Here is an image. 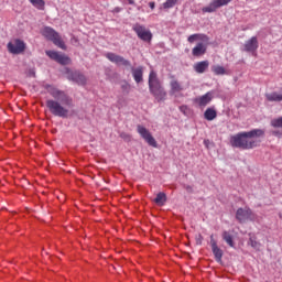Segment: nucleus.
<instances>
[{
  "label": "nucleus",
  "mask_w": 282,
  "mask_h": 282,
  "mask_svg": "<svg viewBox=\"0 0 282 282\" xmlns=\"http://www.w3.org/2000/svg\"><path fill=\"white\" fill-rule=\"evenodd\" d=\"M204 238L202 237V235H198V238H197V240H196V243L198 245V246H202V240H203Z\"/></svg>",
  "instance_id": "nucleus-30"
},
{
  "label": "nucleus",
  "mask_w": 282,
  "mask_h": 282,
  "mask_svg": "<svg viewBox=\"0 0 282 282\" xmlns=\"http://www.w3.org/2000/svg\"><path fill=\"white\" fill-rule=\"evenodd\" d=\"M120 138H121L122 140H126V142L131 141V135L128 134L127 132H121V133H120Z\"/></svg>",
  "instance_id": "nucleus-29"
},
{
  "label": "nucleus",
  "mask_w": 282,
  "mask_h": 282,
  "mask_svg": "<svg viewBox=\"0 0 282 282\" xmlns=\"http://www.w3.org/2000/svg\"><path fill=\"white\" fill-rule=\"evenodd\" d=\"M249 246H251V248H254V250H259L261 248V243L257 241V238L254 237H250Z\"/></svg>",
  "instance_id": "nucleus-26"
},
{
  "label": "nucleus",
  "mask_w": 282,
  "mask_h": 282,
  "mask_svg": "<svg viewBox=\"0 0 282 282\" xmlns=\"http://www.w3.org/2000/svg\"><path fill=\"white\" fill-rule=\"evenodd\" d=\"M204 118L209 121L215 120V118H217V110L214 108H207L204 112Z\"/></svg>",
  "instance_id": "nucleus-20"
},
{
  "label": "nucleus",
  "mask_w": 282,
  "mask_h": 282,
  "mask_svg": "<svg viewBox=\"0 0 282 282\" xmlns=\"http://www.w3.org/2000/svg\"><path fill=\"white\" fill-rule=\"evenodd\" d=\"M29 76H36V73L34 72V69H30L28 73Z\"/></svg>",
  "instance_id": "nucleus-31"
},
{
  "label": "nucleus",
  "mask_w": 282,
  "mask_h": 282,
  "mask_svg": "<svg viewBox=\"0 0 282 282\" xmlns=\"http://www.w3.org/2000/svg\"><path fill=\"white\" fill-rule=\"evenodd\" d=\"M205 42H199L196 46L192 50V54L195 57L204 56L206 54V44Z\"/></svg>",
  "instance_id": "nucleus-17"
},
{
  "label": "nucleus",
  "mask_w": 282,
  "mask_h": 282,
  "mask_svg": "<svg viewBox=\"0 0 282 282\" xmlns=\"http://www.w3.org/2000/svg\"><path fill=\"white\" fill-rule=\"evenodd\" d=\"M187 41L188 43H195V41H202V43H208L209 39L207 37L206 34L196 33V34L189 35Z\"/></svg>",
  "instance_id": "nucleus-18"
},
{
  "label": "nucleus",
  "mask_w": 282,
  "mask_h": 282,
  "mask_svg": "<svg viewBox=\"0 0 282 282\" xmlns=\"http://www.w3.org/2000/svg\"><path fill=\"white\" fill-rule=\"evenodd\" d=\"M223 239L228 243V246H230V248H235V241H232V235H230V232L224 231Z\"/></svg>",
  "instance_id": "nucleus-23"
},
{
  "label": "nucleus",
  "mask_w": 282,
  "mask_h": 282,
  "mask_svg": "<svg viewBox=\"0 0 282 282\" xmlns=\"http://www.w3.org/2000/svg\"><path fill=\"white\" fill-rule=\"evenodd\" d=\"M149 88L150 93L154 96L158 102H161V100H166V90H164V88L162 87L160 79H158V74H155L154 72L150 73Z\"/></svg>",
  "instance_id": "nucleus-3"
},
{
  "label": "nucleus",
  "mask_w": 282,
  "mask_h": 282,
  "mask_svg": "<svg viewBox=\"0 0 282 282\" xmlns=\"http://www.w3.org/2000/svg\"><path fill=\"white\" fill-rule=\"evenodd\" d=\"M130 6H133L135 2L133 0H127Z\"/></svg>",
  "instance_id": "nucleus-32"
},
{
  "label": "nucleus",
  "mask_w": 282,
  "mask_h": 282,
  "mask_svg": "<svg viewBox=\"0 0 282 282\" xmlns=\"http://www.w3.org/2000/svg\"><path fill=\"white\" fill-rule=\"evenodd\" d=\"M181 91H184V85H182L175 77H172L170 82V95L177 96Z\"/></svg>",
  "instance_id": "nucleus-14"
},
{
  "label": "nucleus",
  "mask_w": 282,
  "mask_h": 282,
  "mask_svg": "<svg viewBox=\"0 0 282 282\" xmlns=\"http://www.w3.org/2000/svg\"><path fill=\"white\" fill-rule=\"evenodd\" d=\"M150 8L153 10V8H155V3L154 2H150Z\"/></svg>",
  "instance_id": "nucleus-33"
},
{
  "label": "nucleus",
  "mask_w": 282,
  "mask_h": 282,
  "mask_svg": "<svg viewBox=\"0 0 282 282\" xmlns=\"http://www.w3.org/2000/svg\"><path fill=\"white\" fill-rule=\"evenodd\" d=\"M155 204H158V206H164V204H166V194L164 193H159L156 195V199H154Z\"/></svg>",
  "instance_id": "nucleus-24"
},
{
  "label": "nucleus",
  "mask_w": 282,
  "mask_h": 282,
  "mask_svg": "<svg viewBox=\"0 0 282 282\" xmlns=\"http://www.w3.org/2000/svg\"><path fill=\"white\" fill-rule=\"evenodd\" d=\"M122 89H129V84L122 85Z\"/></svg>",
  "instance_id": "nucleus-34"
},
{
  "label": "nucleus",
  "mask_w": 282,
  "mask_h": 282,
  "mask_svg": "<svg viewBox=\"0 0 282 282\" xmlns=\"http://www.w3.org/2000/svg\"><path fill=\"white\" fill-rule=\"evenodd\" d=\"M106 58L110 61V63H115V65L123 66V67H131V62L129 59H126L124 57L115 54V53H107Z\"/></svg>",
  "instance_id": "nucleus-10"
},
{
  "label": "nucleus",
  "mask_w": 282,
  "mask_h": 282,
  "mask_svg": "<svg viewBox=\"0 0 282 282\" xmlns=\"http://www.w3.org/2000/svg\"><path fill=\"white\" fill-rule=\"evenodd\" d=\"M46 91L54 98L46 101L48 111L58 118H67L69 110L65 107H72V98L65 91L54 86H46Z\"/></svg>",
  "instance_id": "nucleus-1"
},
{
  "label": "nucleus",
  "mask_w": 282,
  "mask_h": 282,
  "mask_svg": "<svg viewBox=\"0 0 282 282\" xmlns=\"http://www.w3.org/2000/svg\"><path fill=\"white\" fill-rule=\"evenodd\" d=\"M259 50V40L257 36H252L247 42H245L242 52H249V54H257V51Z\"/></svg>",
  "instance_id": "nucleus-11"
},
{
  "label": "nucleus",
  "mask_w": 282,
  "mask_h": 282,
  "mask_svg": "<svg viewBox=\"0 0 282 282\" xmlns=\"http://www.w3.org/2000/svg\"><path fill=\"white\" fill-rule=\"evenodd\" d=\"M46 55L50 56L52 61L59 63V65H69L72 63V59L67 55L56 51H46Z\"/></svg>",
  "instance_id": "nucleus-8"
},
{
  "label": "nucleus",
  "mask_w": 282,
  "mask_h": 282,
  "mask_svg": "<svg viewBox=\"0 0 282 282\" xmlns=\"http://www.w3.org/2000/svg\"><path fill=\"white\" fill-rule=\"evenodd\" d=\"M132 30L141 39V41H144L145 43H151L153 34L149 29H147V26L137 23L132 26Z\"/></svg>",
  "instance_id": "nucleus-6"
},
{
  "label": "nucleus",
  "mask_w": 282,
  "mask_h": 282,
  "mask_svg": "<svg viewBox=\"0 0 282 282\" xmlns=\"http://www.w3.org/2000/svg\"><path fill=\"white\" fill-rule=\"evenodd\" d=\"M209 65L210 63H208V61L197 62L194 64V72H196V74H204V72L208 69Z\"/></svg>",
  "instance_id": "nucleus-19"
},
{
  "label": "nucleus",
  "mask_w": 282,
  "mask_h": 282,
  "mask_svg": "<svg viewBox=\"0 0 282 282\" xmlns=\"http://www.w3.org/2000/svg\"><path fill=\"white\" fill-rule=\"evenodd\" d=\"M142 75H143L142 67L132 68V76L135 83H142Z\"/></svg>",
  "instance_id": "nucleus-21"
},
{
  "label": "nucleus",
  "mask_w": 282,
  "mask_h": 282,
  "mask_svg": "<svg viewBox=\"0 0 282 282\" xmlns=\"http://www.w3.org/2000/svg\"><path fill=\"white\" fill-rule=\"evenodd\" d=\"M263 135H265V130L253 129L248 132H240L231 137L230 142L232 147H236V149H254L259 147L261 142L259 138H263Z\"/></svg>",
  "instance_id": "nucleus-2"
},
{
  "label": "nucleus",
  "mask_w": 282,
  "mask_h": 282,
  "mask_svg": "<svg viewBox=\"0 0 282 282\" xmlns=\"http://www.w3.org/2000/svg\"><path fill=\"white\" fill-rule=\"evenodd\" d=\"M204 143L206 144V147H208V141L207 140H205Z\"/></svg>",
  "instance_id": "nucleus-35"
},
{
  "label": "nucleus",
  "mask_w": 282,
  "mask_h": 282,
  "mask_svg": "<svg viewBox=\"0 0 282 282\" xmlns=\"http://www.w3.org/2000/svg\"><path fill=\"white\" fill-rule=\"evenodd\" d=\"M236 219L239 221V224H246V221H254V219H257V216L254 215V213H252V209L245 207L237 209Z\"/></svg>",
  "instance_id": "nucleus-5"
},
{
  "label": "nucleus",
  "mask_w": 282,
  "mask_h": 282,
  "mask_svg": "<svg viewBox=\"0 0 282 282\" xmlns=\"http://www.w3.org/2000/svg\"><path fill=\"white\" fill-rule=\"evenodd\" d=\"M8 50L11 54H21L25 52V43L21 40H13L8 43Z\"/></svg>",
  "instance_id": "nucleus-12"
},
{
  "label": "nucleus",
  "mask_w": 282,
  "mask_h": 282,
  "mask_svg": "<svg viewBox=\"0 0 282 282\" xmlns=\"http://www.w3.org/2000/svg\"><path fill=\"white\" fill-rule=\"evenodd\" d=\"M210 246L216 261H218V263L221 262L224 251L217 246V240H215V237L213 235L210 236Z\"/></svg>",
  "instance_id": "nucleus-15"
},
{
  "label": "nucleus",
  "mask_w": 282,
  "mask_h": 282,
  "mask_svg": "<svg viewBox=\"0 0 282 282\" xmlns=\"http://www.w3.org/2000/svg\"><path fill=\"white\" fill-rule=\"evenodd\" d=\"M137 131L138 133H140L141 138H143V140H145V142L150 145V147H158V141H155V138H153V135L151 134V132L149 131V129L144 128L143 126H137Z\"/></svg>",
  "instance_id": "nucleus-7"
},
{
  "label": "nucleus",
  "mask_w": 282,
  "mask_h": 282,
  "mask_svg": "<svg viewBox=\"0 0 282 282\" xmlns=\"http://www.w3.org/2000/svg\"><path fill=\"white\" fill-rule=\"evenodd\" d=\"M271 127H274L275 129H282V117H279L276 119L271 120Z\"/></svg>",
  "instance_id": "nucleus-27"
},
{
  "label": "nucleus",
  "mask_w": 282,
  "mask_h": 282,
  "mask_svg": "<svg viewBox=\"0 0 282 282\" xmlns=\"http://www.w3.org/2000/svg\"><path fill=\"white\" fill-rule=\"evenodd\" d=\"M42 34L43 36H45V39H48V41H52L54 45H56L61 50H65V42H63V40L61 39V35H58V33L54 31V29L50 26H45L42 30Z\"/></svg>",
  "instance_id": "nucleus-4"
},
{
  "label": "nucleus",
  "mask_w": 282,
  "mask_h": 282,
  "mask_svg": "<svg viewBox=\"0 0 282 282\" xmlns=\"http://www.w3.org/2000/svg\"><path fill=\"white\" fill-rule=\"evenodd\" d=\"M66 74L68 80H73L74 83H77V85H86L87 83V77L79 72L67 69Z\"/></svg>",
  "instance_id": "nucleus-13"
},
{
  "label": "nucleus",
  "mask_w": 282,
  "mask_h": 282,
  "mask_svg": "<svg viewBox=\"0 0 282 282\" xmlns=\"http://www.w3.org/2000/svg\"><path fill=\"white\" fill-rule=\"evenodd\" d=\"M230 1H232V0H213L207 7H204L202 9V12H204V13L217 12V10H219V8H223V6H228V3H230Z\"/></svg>",
  "instance_id": "nucleus-9"
},
{
  "label": "nucleus",
  "mask_w": 282,
  "mask_h": 282,
  "mask_svg": "<svg viewBox=\"0 0 282 282\" xmlns=\"http://www.w3.org/2000/svg\"><path fill=\"white\" fill-rule=\"evenodd\" d=\"M32 6L37 10H45V1L44 0H30Z\"/></svg>",
  "instance_id": "nucleus-25"
},
{
  "label": "nucleus",
  "mask_w": 282,
  "mask_h": 282,
  "mask_svg": "<svg viewBox=\"0 0 282 282\" xmlns=\"http://www.w3.org/2000/svg\"><path fill=\"white\" fill-rule=\"evenodd\" d=\"M175 3H177V0H166L163 3V8H165V10H169L170 8H173Z\"/></svg>",
  "instance_id": "nucleus-28"
},
{
  "label": "nucleus",
  "mask_w": 282,
  "mask_h": 282,
  "mask_svg": "<svg viewBox=\"0 0 282 282\" xmlns=\"http://www.w3.org/2000/svg\"><path fill=\"white\" fill-rule=\"evenodd\" d=\"M212 72L216 76H224V75L228 74V72H226V68H224V66H219V65L212 66Z\"/></svg>",
  "instance_id": "nucleus-22"
},
{
  "label": "nucleus",
  "mask_w": 282,
  "mask_h": 282,
  "mask_svg": "<svg viewBox=\"0 0 282 282\" xmlns=\"http://www.w3.org/2000/svg\"><path fill=\"white\" fill-rule=\"evenodd\" d=\"M210 100H213V93H206L205 95H203L200 97H196L194 99V102H196V105H198V107H206V105H208L210 102Z\"/></svg>",
  "instance_id": "nucleus-16"
}]
</instances>
